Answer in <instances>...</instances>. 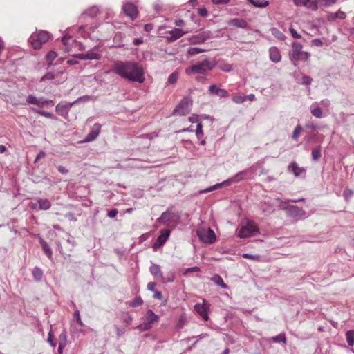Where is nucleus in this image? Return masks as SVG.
I'll return each mask as SVG.
<instances>
[{
    "label": "nucleus",
    "instance_id": "obj_38",
    "mask_svg": "<svg viewBox=\"0 0 354 354\" xmlns=\"http://www.w3.org/2000/svg\"><path fill=\"white\" fill-rule=\"evenodd\" d=\"M178 76V75L177 72H174L171 74H170L167 80L168 83L171 84H175L177 82Z\"/></svg>",
    "mask_w": 354,
    "mask_h": 354
},
{
    "label": "nucleus",
    "instance_id": "obj_37",
    "mask_svg": "<svg viewBox=\"0 0 354 354\" xmlns=\"http://www.w3.org/2000/svg\"><path fill=\"white\" fill-rule=\"evenodd\" d=\"M311 114L317 118H322L324 117V113L319 107H316L311 110Z\"/></svg>",
    "mask_w": 354,
    "mask_h": 354
},
{
    "label": "nucleus",
    "instance_id": "obj_29",
    "mask_svg": "<svg viewBox=\"0 0 354 354\" xmlns=\"http://www.w3.org/2000/svg\"><path fill=\"white\" fill-rule=\"evenodd\" d=\"M212 281L218 286H221L223 289H227V286L224 283L222 277L220 275H214L212 278Z\"/></svg>",
    "mask_w": 354,
    "mask_h": 354
},
{
    "label": "nucleus",
    "instance_id": "obj_58",
    "mask_svg": "<svg viewBox=\"0 0 354 354\" xmlns=\"http://www.w3.org/2000/svg\"><path fill=\"white\" fill-rule=\"evenodd\" d=\"M298 61L299 60H306L308 57V54L306 52L302 51L299 53L298 56Z\"/></svg>",
    "mask_w": 354,
    "mask_h": 354
},
{
    "label": "nucleus",
    "instance_id": "obj_62",
    "mask_svg": "<svg viewBox=\"0 0 354 354\" xmlns=\"http://www.w3.org/2000/svg\"><path fill=\"white\" fill-rule=\"evenodd\" d=\"M46 156V153L43 151H41L37 156V157L35 158V163L37 162L39 159H41V158H44Z\"/></svg>",
    "mask_w": 354,
    "mask_h": 354
},
{
    "label": "nucleus",
    "instance_id": "obj_44",
    "mask_svg": "<svg viewBox=\"0 0 354 354\" xmlns=\"http://www.w3.org/2000/svg\"><path fill=\"white\" fill-rule=\"evenodd\" d=\"M200 271V268L198 266H194L192 268H187L184 270L183 274L186 276L190 272H198Z\"/></svg>",
    "mask_w": 354,
    "mask_h": 354
},
{
    "label": "nucleus",
    "instance_id": "obj_61",
    "mask_svg": "<svg viewBox=\"0 0 354 354\" xmlns=\"http://www.w3.org/2000/svg\"><path fill=\"white\" fill-rule=\"evenodd\" d=\"M156 283L155 282H149L148 284H147V289L149 291H152V292H154L156 291V290L155 289L156 288Z\"/></svg>",
    "mask_w": 354,
    "mask_h": 354
},
{
    "label": "nucleus",
    "instance_id": "obj_27",
    "mask_svg": "<svg viewBox=\"0 0 354 354\" xmlns=\"http://www.w3.org/2000/svg\"><path fill=\"white\" fill-rule=\"evenodd\" d=\"M225 186H229L228 183H227V180H224L223 181L222 183H217L213 186H211L209 187V188H207L205 189H203V190H201L199 192L200 194H203V193H207V192H212V191H214V190H216L218 188H221L222 187H225Z\"/></svg>",
    "mask_w": 354,
    "mask_h": 354
},
{
    "label": "nucleus",
    "instance_id": "obj_32",
    "mask_svg": "<svg viewBox=\"0 0 354 354\" xmlns=\"http://www.w3.org/2000/svg\"><path fill=\"white\" fill-rule=\"evenodd\" d=\"M272 340L276 343H282L283 344H286V338L284 333H280L277 336L272 337Z\"/></svg>",
    "mask_w": 354,
    "mask_h": 354
},
{
    "label": "nucleus",
    "instance_id": "obj_50",
    "mask_svg": "<svg viewBox=\"0 0 354 354\" xmlns=\"http://www.w3.org/2000/svg\"><path fill=\"white\" fill-rule=\"evenodd\" d=\"M246 100V97L241 95H235L233 97V102L236 104H241Z\"/></svg>",
    "mask_w": 354,
    "mask_h": 354
},
{
    "label": "nucleus",
    "instance_id": "obj_11",
    "mask_svg": "<svg viewBox=\"0 0 354 354\" xmlns=\"http://www.w3.org/2000/svg\"><path fill=\"white\" fill-rule=\"evenodd\" d=\"M124 14L131 19L133 20L137 18L138 11L137 7L132 3H126L122 6Z\"/></svg>",
    "mask_w": 354,
    "mask_h": 354
},
{
    "label": "nucleus",
    "instance_id": "obj_53",
    "mask_svg": "<svg viewBox=\"0 0 354 354\" xmlns=\"http://www.w3.org/2000/svg\"><path fill=\"white\" fill-rule=\"evenodd\" d=\"M319 2L324 6H328L334 4L336 2V0H319Z\"/></svg>",
    "mask_w": 354,
    "mask_h": 354
},
{
    "label": "nucleus",
    "instance_id": "obj_54",
    "mask_svg": "<svg viewBox=\"0 0 354 354\" xmlns=\"http://www.w3.org/2000/svg\"><path fill=\"white\" fill-rule=\"evenodd\" d=\"M310 0H294V3L297 6H307Z\"/></svg>",
    "mask_w": 354,
    "mask_h": 354
},
{
    "label": "nucleus",
    "instance_id": "obj_16",
    "mask_svg": "<svg viewBox=\"0 0 354 354\" xmlns=\"http://www.w3.org/2000/svg\"><path fill=\"white\" fill-rule=\"evenodd\" d=\"M101 125L98 123L95 124L92 129L90 131V132L88 133L85 138L86 142H91L95 140L97 137L99 136L100 132Z\"/></svg>",
    "mask_w": 354,
    "mask_h": 354
},
{
    "label": "nucleus",
    "instance_id": "obj_18",
    "mask_svg": "<svg viewBox=\"0 0 354 354\" xmlns=\"http://www.w3.org/2000/svg\"><path fill=\"white\" fill-rule=\"evenodd\" d=\"M169 35L166 37V39L168 42H174V41L177 40L178 39L180 38L182 36L184 35L185 32H183L180 28H174L171 31H169L168 32Z\"/></svg>",
    "mask_w": 354,
    "mask_h": 354
},
{
    "label": "nucleus",
    "instance_id": "obj_42",
    "mask_svg": "<svg viewBox=\"0 0 354 354\" xmlns=\"http://www.w3.org/2000/svg\"><path fill=\"white\" fill-rule=\"evenodd\" d=\"M35 112L37 113L38 114L44 116L47 118L53 119L54 118V115L52 113L46 112L45 111L42 110H35Z\"/></svg>",
    "mask_w": 354,
    "mask_h": 354
},
{
    "label": "nucleus",
    "instance_id": "obj_60",
    "mask_svg": "<svg viewBox=\"0 0 354 354\" xmlns=\"http://www.w3.org/2000/svg\"><path fill=\"white\" fill-rule=\"evenodd\" d=\"M326 18L328 21H335L337 19L335 12H328L327 14Z\"/></svg>",
    "mask_w": 354,
    "mask_h": 354
},
{
    "label": "nucleus",
    "instance_id": "obj_64",
    "mask_svg": "<svg viewBox=\"0 0 354 354\" xmlns=\"http://www.w3.org/2000/svg\"><path fill=\"white\" fill-rule=\"evenodd\" d=\"M232 66L230 64H224L221 67V69L225 72H229L232 70Z\"/></svg>",
    "mask_w": 354,
    "mask_h": 354
},
{
    "label": "nucleus",
    "instance_id": "obj_45",
    "mask_svg": "<svg viewBox=\"0 0 354 354\" xmlns=\"http://www.w3.org/2000/svg\"><path fill=\"white\" fill-rule=\"evenodd\" d=\"M312 158L314 160H317L321 157V151L319 148L315 149L312 152Z\"/></svg>",
    "mask_w": 354,
    "mask_h": 354
},
{
    "label": "nucleus",
    "instance_id": "obj_34",
    "mask_svg": "<svg viewBox=\"0 0 354 354\" xmlns=\"http://www.w3.org/2000/svg\"><path fill=\"white\" fill-rule=\"evenodd\" d=\"M57 56V54L55 51H50L46 55V61L48 62V66H50L53 64V62L56 58Z\"/></svg>",
    "mask_w": 354,
    "mask_h": 354
},
{
    "label": "nucleus",
    "instance_id": "obj_19",
    "mask_svg": "<svg viewBox=\"0 0 354 354\" xmlns=\"http://www.w3.org/2000/svg\"><path fill=\"white\" fill-rule=\"evenodd\" d=\"M208 91L210 94H215L221 98L227 97L229 95L226 90L218 88L216 84H212Z\"/></svg>",
    "mask_w": 354,
    "mask_h": 354
},
{
    "label": "nucleus",
    "instance_id": "obj_40",
    "mask_svg": "<svg viewBox=\"0 0 354 354\" xmlns=\"http://www.w3.org/2000/svg\"><path fill=\"white\" fill-rule=\"evenodd\" d=\"M53 104V101L45 100L44 97H39V98H38L37 105L39 107H44V106L45 104Z\"/></svg>",
    "mask_w": 354,
    "mask_h": 354
},
{
    "label": "nucleus",
    "instance_id": "obj_10",
    "mask_svg": "<svg viewBox=\"0 0 354 354\" xmlns=\"http://www.w3.org/2000/svg\"><path fill=\"white\" fill-rule=\"evenodd\" d=\"M194 310L205 321L209 319V304L205 300H203L202 304H195Z\"/></svg>",
    "mask_w": 354,
    "mask_h": 354
},
{
    "label": "nucleus",
    "instance_id": "obj_13",
    "mask_svg": "<svg viewBox=\"0 0 354 354\" xmlns=\"http://www.w3.org/2000/svg\"><path fill=\"white\" fill-rule=\"evenodd\" d=\"M209 32H203L198 35L192 36L189 41L191 44H200L204 43L207 39L210 38Z\"/></svg>",
    "mask_w": 354,
    "mask_h": 354
},
{
    "label": "nucleus",
    "instance_id": "obj_6",
    "mask_svg": "<svg viewBox=\"0 0 354 354\" xmlns=\"http://www.w3.org/2000/svg\"><path fill=\"white\" fill-rule=\"evenodd\" d=\"M197 236L199 239L205 243H213L216 240V234L211 228L201 227L197 230Z\"/></svg>",
    "mask_w": 354,
    "mask_h": 354
},
{
    "label": "nucleus",
    "instance_id": "obj_14",
    "mask_svg": "<svg viewBox=\"0 0 354 354\" xmlns=\"http://www.w3.org/2000/svg\"><path fill=\"white\" fill-rule=\"evenodd\" d=\"M175 214L169 211L164 212L157 219L158 223L169 226L174 222Z\"/></svg>",
    "mask_w": 354,
    "mask_h": 354
},
{
    "label": "nucleus",
    "instance_id": "obj_1",
    "mask_svg": "<svg viewBox=\"0 0 354 354\" xmlns=\"http://www.w3.org/2000/svg\"><path fill=\"white\" fill-rule=\"evenodd\" d=\"M113 71L131 82L143 83L145 80L143 67L135 62L117 61L113 64Z\"/></svg>",
    "mask_w": 354,
    "mask_h": 354
},
{
    "label": "nucleus",
    "instance_id": "obj_31",
    "mask_svg": "<svg viewBox=\"0 0 354 354\" xmlns=\"http://www.w3.org/2000/svg\"><path fill=\"white\" fill-rule=\"evenodd\" d=\"M346 342L348 346H353L354 345V330H350L346 333Z\"/></svg>",
    "mask_w": 354,
    "mask_h": 354
},
{
    "label": "nucleus",
    "instance_id": "obj_28",
    "mask_svg": "<svg viewBox=\"0 0 354 354\" xmlns=\"http://www.w3.org/2000/svg\"><path fill=\"white\" fill-rule=\"evenodd\" d=\"M99 12V9L96 6H92L87 9L82 15V17H85L86 16H88L90 17H95Z\"/></svg>",
    "mask_w": 354,
    "mask_h": 354
},
{
    "label": "nucleus",
    "instance_id": "obj_59",
    "mask_svg": "<svg viewBox=\"0 0 354 354\" xmlns=\"http://www.w3.org/2000/svg\"><path fill=\"white\" fill-rule=\"evenodd\" d=\"M335 15H336V17L337 19H344L346 18V13L341 11L340 10H339L337 12H335Z\"/></svg>",
    "mask_w": 354,
    "mask_h": 354
},
{
    "label": "nucleus",
    "instance_id": "obj_7",
    "mask_svg": "<svg viewBox=\"0 0 354 354\" xmlns=\"http://www.w3.org/2000/svg\"><path fill=\"white\" fill-rule=\"evenodd\" d=\"M159 317L152 310H147L144 322L138 326L141 330H148L152 328L154 323L157 322Z\"/></svg>",
    "mask_w": 354,
    "mask_h": 354
},
{
    "label": "nucleus",
    "instance_id": "obj_4",
    "mask_svg": "<svg viewBox=\"0 0 354 354\" xmlns=\"http://www.w3.org/2000/svg\"><path fill=\"white\" fill-rule=\"evenodd\" d=\"M49 33L47 31L41 30L38 33H33L29 37L28 41L34 49H39L42 44L48 41Z\"/></svg>",
    "mask_w": 354,
    "mask_h": 354
},
{
    "label": "nucleus",
    "instance_id": "obj_9",
    "mask_svg": "<svg viewBox=\"0 0 354 354\" xmlns=\"http://www.w3.org/2000/svg\"><path fill=\"white\" fill-rule=\"evenodd\" d=\"M76 57L82 60L100 59L102 55L98 53L97 48L95 47L89 50L85 53H79L76 55Z\"/></svg>",
    "mask_w": 354,
    "mask_h": 354
},
{
    "label": "nucleus",
    "instance_id": "obj_5",
    "mask_svg": "<svg viewBox=\"0 0 354 354\" xmlns=\"http://www.w3.org/2000/svg\"><path fill=\"white\" fill-rule=\"evenodd\" d=\"M192 100L189 97H185L174 109L172 115L183 116L190 112Z\"/></svg>",
    "mask_w": 354,
    "mask_h": 354
},
{
    "label": "nucleus",
    "instance_id": "obj_33",
    "mask_svg": "<svg viewBox=\"0 0 354 354\" xmlns=\"http://www.w3.org/2000/svg\"><path fill=\"white\" fill-rule=\"evenodd\" d=\"M252 4L256 7L264 8L266 7L269 3L267 0H249Z\"/></svg>",
    "mask_w": 354,
    "mask_h": 354
},
{
    "label": "nucleus",
    "instance_id": "obj_43",
    "mask_svg": "<svg viewBox=\"0 0 354 354\" xmlns=\"http://www.w3.org/2000/svg\"><path fill=\"white\" fill-rule=\"evenodd\" d=\"M301 130H302L301 127L300 125H297L294 129V131H293L292 136V138L293 140H297L299 136L300 135Z\"/></svg>",
    "mask_w": 354,
    "mask_h": 354
},
{
    "label": "nucleus",
    "instance_id": "obj_46",
    "mask_svg": "<svg viewBox=\"0 0 354 354\" xmlns=\"http://www.w3.org/2000/svg\"><path fill=\"white\" fill-rule=\"evenodd\" d=\"M143 300L141 299V297H136L131 302L130 306L132 307H138L141 306Z\"/></svg>",
    "mask_w": 354,
    "mask_h": 354
},
{
    "label": "nucleus",
    "instance_id": "obj_25",
    "mask_svg": "<svg viewBox=\"0 0 354 354\" xmlns=\"http://www.w3.org/2000/svg\"><path fill=\"white\" fill-rule=\"evenodd\" d=\"M229 24L238 28H245L247 27V22L244 19H232L230 21Z\"/></svg>",
    "mask_w": 354,
    "mask_h": 354
},
{
    "label": "nucleus",
    "instance_id": "obj_41",
    "mask_svg": "<svg viewBox=\"0 0 354 354\" xmlns=\"http://www.w3.org/2000/svg\"><path fill=\"white\" fill-rule=\"evenodd\" d=\"M196 135L198 139H201L203 136V125L201 123H198L196 126Z\"/></svg>",
    "mask_w": 354,
    "mask_h": 354
},
{
    "label": "nucleus",
    "instance_id": "obj_52",
    "mask_svg": "<svg viewBox=\"0 0 354 354\" xmlns=\"http://www.w3.org/2000/svg\"><path fill=\"white\" fill-rule=\"evenodd\" d=\"M74 315H75V317L76 318V321H77V324H79V326H80L82 327L84 326V324L82 322V319H81V317H80V311L78 310H76L75 311Z\"/></svg>",
    "mask_w": 354,
    "mask_h": 354
},
{
    "label": "nucleus",
    "instance_id": "obj_35",
    "mask_svg": "<svg viewBox=\"0 0 354 354\" xmlns=\"http://www.w3.org/2000/svg\"><path fill=\"white\" fill-rule=\"evenodd\" d=\"M205 51V49L200 48H196V47H192V48H189L187 50V53L189 55L193 56V55H195L203 53Z\"/></svg>",
    "mask_w": 354,
    "mask_h": 354
},
{
    "label": "nucleus",
    "instance_id": "obj_2",
    "mask_svg": "<svg viewBox=\"0 0 354 354\" xmlns=\"http://www.w3.org/2000/svg\"><path fill=\"white\" fill-rule=\"evenodd\" d=\"M216 64L215 61L205 59L204 60L197 62L196 64L187 68L185 69V73L187 75H205L209 71L212 70L216 66Z\"/></svg>",
    "mask_w": 354,
    "mask_h": 354
},
{
    "label": "nucleus",
    "instance_id": "obj_26",
    "mask_svg": "<svg viewBox=\"0 0 354 354\" xmlns=\"http://www.w3.org/2000/svg\"><path fill=\"white\" fill-rule=\"evenodd\" d=\"M39 242L44 253L46 254L48 259H51L53 252L48 244L41 238L39 239Z\"/></svg>",
    "mask_w": 354,
    "mask_h": 354
},
{
    "label": "nucleus",
    "instance_id": "obj_12",
    "mask_svg": "<svg viewBox=\"0 0 354 354\" xmlns=\"http://www.w3.org/2000/svg\"><path fill=\"white\" fill-rule=\"evenodd\" d=\"M170 234L169 230H162L160 231V235L156 239V241L153 245V248L156 250L158 248L164 245L167 241Z\"/></svg>",
    "mask_w": 354,
    "mask_h": 354
},
{
    "label": "nucleus",
    "instance_id": "obj_21",
    "mask_svg": "<svg viewBox=\"0 0 354 354\" xmlns=\"http://www.w3.org/2000/svg\"><path fill=\"white\" fill-rule=\"evenodd\" d=\"M51 207V203L46 198H39L37 203L33 205V208L39 210H48Z\"/></svg>",
    "mask_w": 354,
    "mask_h": 354
},
{
    "label": "nucleus",
    "instance_id": "obj_55",
    "mask_svg": "<svg viewBox=\"0 0 354 354\" xmlns=\"http://www.w3.org/2000/svg\"><path fill=\"white\" fill-rule=\"evenodd\" d=\"M243 257L245 259H250L252 260H259V255H252L248 253H245L243 254Z\"/></svg>",
    "mask_w": 354,
    "mask_h": 354
},
{
    "label": "nucleus",
    "instance_id": "obj_15",
    "mask_svg": "<svg viewBox=\"0 0 354 354\" xmlns=\"http://www.w3.org/2000/svg\"><path fill=\"white\" fill-rule=\"evenodd\" d=\"M249 171L250 169H245L238 172L234 176L227 180L228 185H230L232 183H237L243 180L250 178L248 177Z\"/></svg>",
    "mask_w": 354,
    "mask_h": 354
},
{
    "label": "nucleus",
    "instance_id": "obj_39",
    "mask_svg": "<svg viewBox=\"0 0 354 354\" xmlns=\"http://www.w3.org/2000/svg\"><path fill=\"white\" fill-rule=\"evenodd\" d=\"M55 77H57V74L53 72H48L41 78V82H44L45 80H51L55 79Z\"/></svg>",
    "mask_w": 354,
    "mask_h": 354
},
{
    "label": "nucleus",
    "instance_id": "obj_51",
    "mask_svg": "<svg viewBox=\"0 0 354 354\" xmlns=\"http://www.w3.org/2000/svg\"><path fill=\"white\" fill-rule=\"evenodd\" d=\"M115 328L116 330L117 338H120L125 333V328H120L117 326H115Z\"/></svg>",
    "mask_w": 354,
    "mask_h": 354
},
{
    "label": "nucleus",
    "instance_id": "obj_3",
    "mask_svg": "<svg viewBox=\"0 0 354 354\" xmlns=\"http://www.w3.org/2000/svg\"><path fill=\"white\" fill-rule=\"evenodd\" d=\"M238 236L241 239L252 236L260 233L259 227L250 220H247L245 224L237 230Z\"/></svg>",
    "mask_w": 354,
    "mask_h": 354
},
{
    "label": "nucleus",
    "instance_id": "obj_47",
    "mask_svg": "<svg viewBox=\"0 0 354 354\" xmlns=\"http://www.w3.org/2000/svg\"><path fill=\"white\" fill-rule=\"evenodd\" d=\"M38 98L32 95H29L26 98V102L29 104L37 105Z\"/></svg>",
    "mask_w": 354,
    "mask_h": 354
},
{
    "label": "nucleus",
    "instance_id": "obj_30",
    "mask_svg": "<svg viewBox=\"0 0 354 354\" xmlns=\"http://www.w3.org/2000/svg\"><path fill=\"white\" fill-rule=\"evenodd\" d=\"M32 275L36 281H40L43 277V271L39 267H35L32 270Z\"/></svg>",
    "mask_w": 354,
    "mask_h": 354
},
{
    "label": "nucleus",
    "instance_id": "obj_20",
    "mask_svg": "<svg viewBox=\"0 0 354 354\" xmlns=\"http://www.w3.org/2000/svg\"><path fill=\"white\" fill-rule=\"evenodd\" d=\"M288 214L292 218L300 219L304 217L305 212L302 209L297 206H290L288 208Z\"/></svg>",
    "mask_w": 354,
    "mask_h": 354
},
{
    "label": "nucleus",
    "instance_id": "obj_56",
    "mask_svg": "<svg viewBox=\"0 0 354 354\" xmlns=\"http://www.w3.org/2000/svg\"><path fill=\"white\" fill-rule=\"evenodd\" d=\"M118 213V211L117 209H113L108 212L107 216L111 218H113L117 216Z\"/></svg>",
    "mask_w": 354,
    "mask_h": 354
},
{
    "label": "nucleus",
    "instance_id": "obj_36",
    "mask_svg": "<svg viewBox=\"0 0 354 354\" xmlns=\"http://www.w3.org/2000/svg\"><path fill=\"white\" fill-rule=\"evenodd\" d=\"M59 344L66 346L67 344V335L66 331L63 330L59 335Z\"/></svg>",
    "mask_w": 354,
    "mask_h": 354
},
{
    "label": "nucleus",
    "instance_id": "obj_8",
    "mask_svg": "<svg viewBox=\"0 0 354 354\" xmlns=\"http://www.w3.org/2000/svg\"><path fill=\"white\" fill-rule=\"evenodd\" d=\"M80 100V98L77 99L73 102H59L56 107V112L62 117L66 118L68 115V112L72 107V106L76 104L78 101Z\"/></svg>",
    "mask_w": 354,
    "mask_h": 354
},
{
    "label": "nucleus",
    "instance_id": "obj_23",
    "mask_svg": "<svg viewBox=\"0 0 354 354\" xmlns=\"http://www.w3.org/2000/svg\"><path fill=\"white\" fill-rule=\"evenodd\" d=\"M149 271L155 278L163 280L162 272H161L160 267L158 265L152 263L149 268Z\"/></svg>",
    "mask_w": 354,
    "mask_h": 354
},
{
    "label": "nucleus",
    "instance_id": "obj_48",
    "mask_svg": "<svg viewBox=\"0 0 354 354\" xmlns=\"http://www.w3.org/2000/svg\"><path fill=\"white\" fill-rule=\"evenodd\" d=\"M47 342L49 343V344L53 347L55 348L56 343L53 340V331L50 330L48 334V338Z\"/></svg>",
    "mask_w": 354,
    "mask_h": 354
},
{
    "label": "nucleus",
    "instance_id": "obj_24",
    "mask_svg": "<svg viewBox=\"0 0 354 354\" xmlns=\"http://www.w3.org/2000/svg\"><path fill=\"white\" fill-rule=\"evenodd\" d=\"M270 59L274 62L278 63L281 60V55L279 50L276 47H272L269 50Z\"/></svg>",
    "mask_w": 354,
    "mask_h": 354
},
{
    "label": "nucleus",
    "instance_id": "obj_63",
    "mask_svg": "<svg viewBox=\"0 0 354 354\" xmlns=\"http://www.w3.org/2000/svg\"><path fill=\"white\" fill-rule=\"evenodd\" d=\"M290 32L292 37L294 38H300L301 35L297 33V32L293 29L292 28H290Z\"/></svg>",
    "mask_w": 354,
    "mask_h": 354
},
{
    "label": "nucleus",
    "instance_id": "obj_17",
    "mask_svg": "<svg viewBox=\"0 0 354 354\" xmlns=\"http://www.w3.org/2000/svg\"><path fill=\"white\" fill-rule=\"evenodd\" d=\"M301 49L302 45L300 43L296 41L292 43V50L290 53V57L292 62L298 61V56L302 52Z\"/></svg>",
    "mask_w": 354,
    "mask_h": 354
},
{
    "label": "nucleus",
    "instance_id": "obj_49",
    "mask_svg": "<svg viewBox=\"0 0 354 354\" xmlns=\"http://www.w3.org/2000/svg\"><path fill=\"white\" fill-rule=\"evenodd\" d=\"M353 194V191L349 189H346L343 192V196L346 201H348Z\"/></svg>",
    "mask_w": 354,
    "mask_h": 354
},
{
    "label": "nucleus",
    "instance_id": "obj_22",
    "mask_svg": "<svg viewBox=\"0 0 354 354\" xmlns=\"http://www.w3.org/2000/svg\"><path fill=\"white\" fill-rule=\"evenodd\" d=\"M288 170L293 173L296 177H303L305 174V170L303 168L299 167L295 162H292L288 166Z\"/></svg>",
    "mask_w": 354,
    "mask_h": 354
},
{
    "label": "nucleus",
    "instance_id": "obj_57",
    "mask_svg": "<svg viewBox=\"0 0 354 354\" xmlns=\"http://www.w3.org/2000/svg\"><path fill=\"white\" fill-rule=\"evenodd\" d=\"M198 13L200 16L205 17L207 15V10L205 8L202 7L198 8Z\"/></svg>",
    "mask_w": 354,
    "mask_h": 354
}]
</instances>
